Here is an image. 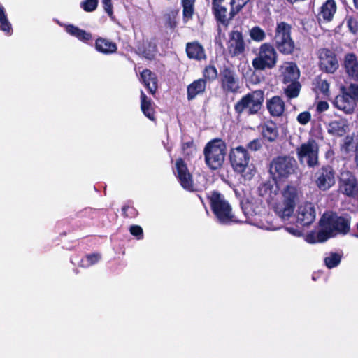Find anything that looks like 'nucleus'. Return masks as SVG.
Masks as SVG:
<instances>
[{
	"mask_svg": "<svg viewBox=\"0 0 358 358\" xmlns=\"http://www.w3.org/2000/svg\"><path fill=\"white\" fill-rule=\"evenodd\" d=\"M245 0H212V13L218 25L227 28L235 16L246 5Z\"/></svg>",
	"mask_w": 358,
	"mask_h": 358,
	"instance_id": "obj_1",
	"label": "nucleus"
},
{
	"mask_svg": "<svg viewBox=\"0 0 358 358\" xmlns=\"http://www.w3.org/2000/svg\"><path fill=\"white\" fill-rule=\"evenodd\" d=\"M227 143L220 138L208 141L203 149L206 164L211 170H217L222 167L227 155Z\"/></svg>",
	"mask_w": 358,
	"mask_h": 358,
	"instance_id": "obj_2",
	"label": "nucleus"
},
{
	"mask_svg": "<svg viewBox=\"0 0 358 358\" xmlns=\"http://www.w3.org/2000/svg\"><path fill=\"white\" fill-rule=\"evenodd\" d=\"M264 101V91L253 90L243 95L234 104V111L238 116L243 114H246L248 116L257 115L261 110Z\"/></svg>",
	"mask_w": 358,
	"mask_h": 358,
	"instance_id": "obj_3",
	"label": "nucleus"
},
{
	"mask_svg": "<svg viewBox=\"0 0 358 358\" xmlns=\"http://www.w3.org/2000/svg\"><path fill=\"white\" fill-rule=\"evenodd\" d=\"M212 212L217 221L222 224L237 222L238 220L232 214V208L224 196L217 191H213L208 196Z\"/></svg>",
	"mask_w": 358,
	"mask_h": 358,
	"instance_id": "obj_4",
	"label": "nucleus"
},
{
	"mask_svg": "<svg viewBox=\"0 0 358 358\" xmlns=\"http://www.w3.org/2000/svg\"><path fill=\"white\" fill-rule=\"evenodd\" d=\"M333 103L345 114H352L358 103V83L342 85L340 93L335 97Z\"/></svg>",
	"mask_w": 358,
	"mask_h": 358,
	"instance_id": "obj_5",
	"label": "nucleus"
},
{
	"mask_svg": "<svg viewBox=\"0 0 358 358\" xmlns=\"http://www.w3.org/2000/svg\"><path fill=\"white\" fill-rule=\"evenodd\" d=\"M298 189L288 185L282 191V199L274 206L276 214L283 220H288L294 213L298 201Z\"/></svg>",
	"mask_w": 358,
	"mask_h": 358,
	"instance_id": "obj_6",
	"label": "nucleus"
},
{
	"mask_svg": "<svg viewBox=\"0 0 358 358\" xmlns=\"http://www.w3.org/2000/svg\"><path fill=\"white\" fill-rule=\"evenodd\" d=\"M292 26L287 22L277 23L275 31V46L284 55H292L295 49V43L291 36Z\"/></svg>",
	"mask_w": 358,
	"mask_h": 358,
	"instance_id": "obj_7",
	"label": "nucleus"
},
{
	"mask_svg": "<svg viewBox=\"0 0 358 358\" xmlns=\"http://www.w3.org/2000/svg\"><path fill=\"white\" fill-rule=\"evenodd\" d=\"M278 62V54L275 47L270 43H264L259 48L257 56L252 59V65L257 71L272 69Z\"/></svg>",
	"mask_w": 358,
	"mask_h": 358,
	"instance_id": "obj_8",
	"label": "nucleus"
},
{
	"mask_svg": "<svg viewBox=\"0 0 358 358\" xmlns=\"http://www.w3.org/2000/svg\"><path fill=\"white\" fill-rule=\"evenodd\" d=\"M322 228L327 229L329 231L341 234H346L350 229V219L348 216H338L331 211L323 214L320 220Z\"/></svg>",
	"mask_w": 358,
	"mask_h": 358,
	"instance_id": "obj_9",
	"label": "nucleus"
},
{
	"mask_svg": "<svg viewBox=\"0 0 358 358\" xmlns=\"http://www.w3.org/2000/svg\"><path fill=\"white\" fill-rule=\"evenodd\" d=\"M296 167L297 162L294 157L278 156L271 161L269 171L275 179L282 180L294 173Z\"/></svg>",
	"mask_w": 358,
	"mask_h": 358,
	"instance_id": "obj_10",
	"label": "nucleus"
},
{
	"mask_svg": "<svg viewBox=\"0 0 358 358\" xmlns=\"http://www.w3.org/2000/svg\"><path fill=\"white\" fill-rule=\"evenodd\" d=\"M219 83L225 95L238 94L241 88L238 76L230 65L224 64L220 69Z\"/></svg>",
	"mask_w": 358,
	"mask_h": 358,
	"instance_id": "obj_11",
	"label": "nucleus"
},
{
	"mask_svg": "<svg viewBox=\"0 0 358 358\" xmlns=\"http://www.w3.org/2000/svg\"><path fill=\"white\" fill-rule=\"evenodd\" d=\"M229 157L234 171L242 173L248 166L250 156L246 148L239 145L230 150Z\"/></svg>",
	"mask_w": 358,
	"mask_h": 358,
	"instance_id": "obj_12",
	"label": "nucleus"
},
{
	"mask_svg": "<svg viewBox=\"0 0 358 358\" xmlns=\"http://www.w3.org/2000/svg\"><path fill=\"white\" fill-rule=\"evenodd\" d=\"M339 191L348 197L355 199L358 197V182L352 173L348 170L340 173Z\"/></svg>",
	"mask_w": 358,
	"mask_h": 358,
	"instance_id": "obj_13",
	"label": "nucleus"
},
{
	"mask_svg": "<svg viewBox=\"0 0 358 358\" xmlns=\"http://www.w3.org/2000/svg\"><path fill=\"white\" fill-rule=\"evenodd\" d=\"M227 48L231 57L239 56L245 52L247 45L242 31L233 29L229 33Z\"/></svg>",
	"mask_w": 358,
	"mask_h": 358,
	"instance_id": "obj_14",
	"label": "nucleus"
},
{
	"mask_svg": "<svg viewBox=\"0 0 358 358\" xmlns=\"http://www.w3.org/2000/svg\"><path fill=\"white\" fill-rule=\"evenodd\" d=\"M176 176L181 187L189 192H194V182L192 175L190 173L186 163L182 158L176 161Z\"/></svg>",
	"mask_w": 358,
	"mask_h": 358,
	"instance_id": "obj_15",
	"label": "nucleus"
},
{
	"mask_svg": "<svg viewBox=\"0 0 358 358\" xmlns=\"http://www.w3.org/2000/svg\"><path fill=\"white\" fill-rule=\"evenodd\" d=\"M318 55V66L320 69L329 73H333L338 68V62L336 54L329 49H320Z\"/></svg>",
	"mask_w": 358,
	"mask_h": 358,
	"instance_id": "obj_16",
	"label": "nucleus"
},
{
	"mask_svg": "<svg viewBox=\"0 0 358 358\" xmlns=\"http://www.w3.org/2000/svg\"><path fill=\"white\" fill-rule=\"evenodd\" d=\"M317 175L315 182L320 190L326 191L334 185V172L331 167H323L317 171Z\"/></svg>",
	"mask_w": 358,
	"mask_h": 358,
	"instance_id": "obj_17",
	"label": "nucleus"
},
{
	"mask_svg": "<svg viewBox=\"0 0 358 358\" xmlns=\"http://www.w3.org/2000/svg\"><path fill=\"white\" fill-rule=\"evenodd\" d=\"M280 78L283 84H288L291 82L299 81L300 71L293 62H285L280 68Z\"/></svg>",
	"mask_w": 358,
	"mask_h": 358,
	"instance_id": "obj_18",
	"label": "nucleus"
},
{
	"mask_svg": "<svg viewBox=\"0 0 358 358\" xmlns=\"http://www.w3.org/2000/svg\"><path fill=\"white\" fill-rule=\"evenodd\" d=\"M296 222L302 227L309 226L313 222V203L306 202L299 206Z\"/></svg>",
	"mask_w": 358,
	"mask_h": 358,
	"instance_id": "obj_19",
	"label": "nucleus"
},
{
	"mask_svg": "<svg viewBox=\"0 0 358 358\" xmlns=\"http://www.w3.org/2000/svg\"><path fill=\"white\" fill-rule=\"evenodd\" d=\"M296 153L301 164L306 161L309 167H313V139L309 138L307 143L298 147Z\"/></svg>",
	"mask_w": 358,
	"mask_h": 358,
	"instance_id": "obj_20",
	"label": "nucleus"
},
{
	"mask_svg": "<svg viewBox=\"0 0 358 358\" xmlns=\"http://www.w3.org/2000/svg\"><path fill=\"white\" fill-rule=\"evenodd\" d=\"M336 11V4L334 0H327L322 4L317 15L319 24L329 22L332 20Z\"/></svg>",
	"mask_w": 358,
	"mask_h": 358,
	"instance_id": "obj_21",
	"label": "nucleus"
},
{
	"mask_svg": "<svg viewBox=\"0 0 358 358\" xmlns=\"http://www.w3.org/2000/svg\"><path fill=\"white\" fill-rule=\"evenodd\" d=\"M141 81L148 92L155 95L158 89V79L155 73L148 69L143 70L141 73Z\"/></svg>",
	"mask_w": 358,
	"mask_h": 358,
	"instance_id": "obj_22",
	"label": "nucleus"
},
{
	"mask_svg": "<svg viewBox=\"0 0 358 358\" xmlns=\"http://www.w3.org/2000/svg\"><path fill=\"white\" fill-rule=\"evenodd\" d=\"M185 51L190 59L201 61L206 59V54L203 46L197 41L186 43Z\"/></svg>",
	"mask_w": 358,
	"mask_h": 358,
	"instance_id": "obj_23",
	"label": "nucleus"
},
{
	"mask_svg": "<svg viewBox=\"0 0 358 358\" xmlns=\"http://www.w3.org/2000/svg\"><path fill=\"white\" fill-rule=\"evenodd\" d=\"M207 82L206 79L199 78L187 85V98L188 101L194 99L197 96L206 92Z\"/></svg>",
	"mask_w": 358,
	"mask_h": 358,
	"instance_id": "obj_24",
	"label": "nucleus"
},
{
	"mask_svg": "<svg viewBox=\"0 0 358 358\" xmlns=\"http://www.w3.org/2000/svg\"><path fill=\"white\" fill-rule=\"evenodd\" d=\"M266 108L273 117H280L285 109V101L279 96H274L266 101Z\"/></svg>",
	"mask_w": 358,
	"mask_h": 358,
	"instance_id": "obj_25",
	"label": "nucleus"
},
{
	"mask_svg": "<svg viewBox=\"0 0 358 358\" xmlns=\"http://www.w3.org/2000/svg\"><path fill=\"white\" fill-rule=\"evenodd\" d=\"M344 67L348 76L358 81V60L354 53H348L344 57Z\"/></svg>",
	"mask_w": 358,
	"mask_h": 358,
	"instance_id": "obj_26",
	"label": "nucleus"
},
{
	"mask_svg": "<svg viewBox=\"0 0 358 358\" xmlns=\"http://www.w3.org/2000/svg\"><path fill=\"white\" fill-rule=\"evenodd\" d=\"M94 46L97 52L103 55H111L117 50V45L115 42L103 37L96 39Z\"/></svg>",
	"mask_w": 358,
	"mask_h": 358,
	"instance_id": "obj_27",
	"label": "nucleus"
},
{
	"mask_svg": "<svg viewBox=\"0 0 358 358\" xmlns=\"http://www.w3.org/2000/svg\"><path fill=\"white\" fill-rule=\"evenodd\" d=\"M141 110L150 120L156 121L155 110L152 106V101L147 97L143 90L141 91Z\"/></svg>",
	"mask_w": 358,
	"mask_h": 358,
	"instance_id": "obj_28",
	"label": "nucleus"
},
{
	"mask_svg": "<svg viewBox=\"0 0 358 358\" xmlns=\"http://www.w3.org/2000/svg\"><path fill=\"white\" fill-rule=\"evenodd\" d=\"M65 30L71 36L76 37L82 42L88 43L92 39V35L90 32L81 29L73 24L66 25L65 27Z\"/></svg>",
	"mask_w": 358,
	"mask_h": 358,
	"instance_id": "obj_29",
	"label": "nucleus"
},
{
	"mask_svg": "<svg viewBox=\"0 0 358 358\" xmlns=\"http://www.w3.org/2000/svg\"><path fill=\"white\" fill-rule=\"evenodd\" d=\"M196 0H181V6L182 7V20L184 22H187L192 20L195 12Z\"/></svg>",
	"mask_w": 358,
	"mask_h": 358,
	"instance_id": "obj_30",
	"label": "nucleus"
},
{
	"mask_svg": "<svg viewBox=\"0 0 358 358\" xmlns=\"http://www.w3.org/2000/svg\"><path fill=\"white\" fill-rule=\"evenodd\" d=\"M0 30L8 35L13 33L12 24L8 19L5 8L1 4H0Z\"/></svg>",
	"mask_w": 358,
	"mask_h": 358,
	"instance_id": "obj_31",
	"label": "nucleus"
},
{
	"mask_svg": "<svg viewBox=\"0 0 358 358\" xmlns=\"http://www.w3.org/2000/svg\"><path fill=\"white\" fill-rule=\"evenodd\" d=\"M348 127L345 120H336L329 124V131L336 135L343 136L346 133Z\"/></svg>",
	"mask_w": 358,
	"mask_h": 358,
	"instance_id": "obj_32",
	"label": "nucleus"
},
{
	"mask_svg": "<svg viewBox=\"0 0 358 358\" xmlns=\"http://www.w3.org/2000/svg\"><path fill=\"white\" fill-rule=\"evenodd\" d=\"M262 135L264 138H266L269 142L275 141L278 136V131L273 122L271 125L266 124L263 127Z\"/></svg>",
	"mask_w": 358,
	"mask_h": 358,
	"instance_id": "obj_33",
	"label": "nucleus"
},
{
	"mask_svg": "<svg viewBox=\"0 0 358 358\" xmlns=\"http://www.w3.org/2000/svg\"><path fill=\"white\" fill-rule=\"evenodd\" d=\"M287 86L284 89L287 97L289 99L296 98L301 88V83L299 81L291 82L287 84Z\"/></svg>",
	"mask_w": 358,
	"mask_h": 358,
	"instance_id": "obj_34",
	"label": "nucleus"
},
{
	"mask_svg": "<svg viewBox=\"0 0 358 358\" xmlns=\"http://www.w3.org/2000/svg\"><path fill=\"white\" fill-rule=\"evenodd\" d=\"M178 10L172 9L164 15V25L166 27H169L172 30L176 29L177 27L176 18L178 17Z\"/></svg>",
	"mask_w": 358,
	"mask_h": 358,
	"instance_id": "obj_35",
	"label": "nucleus"
},
{
	"mask_svg": "<svg viewBox=\"0 0 358 358\" xmlns=\"http://www.w3.org/2000/svg\"><path fill=\"white\" fill-rule=\"evenodd\" d=\"M342 255L336 252H330L324 258V263L327 268L336 267L341 262Z\"/></svg>",
	"mask_w": 358,
	"mask_h": 358,
	"instance_id": "obj_36",
	"label": "nucleus"
},
{
	"mask_svg": "<svg viewBox=\"0 0 358 358\" xmlns=\"http://www.w3.org/2000/svg\"><path fill=\"white\" fill-rule=\"evenodd\" d=\"M251 39L255 42H261L266 39V35L264 29L259 26L252 27L249 31Z\"/></svg>",
	"mask_w": 358,
	"mask_h": 358,
	"instance_id": "obj_37",
	"label": "nucleus"
},
{
	"mask_svg": "<svg viewBox=\"0 0 358 358\" xmlns=\"http://www.w3.org/2000/svg\"><path fill=\"white\" fill-rule=\"evenodd\" d=\"M101 258V254L98 252L87 254L81 260V264L83 267L92 266L99 262Z\"/></svg>",
	"mask_w": 358,
	"mask_h": 358,
	"instance_id": "obj_38",
	"label": "nucleus"
},
{
	"mask_svg": "<svg viewBox=\"0 0 358 358\" xmlns=\"http://www.w3.org/2000/svg\"><path fill=\"white\" fill-rule=\"evenodd\" d=\"M203 76L202 79H206V82L207 80L213 81L219 76V74L216 67L213 64H209L204 68Z\"/></svg>",
	"mask_w": 358,
	"mask_h": 358,
	"instance_id": "obj_39",
	"label": "nucleus"
},
{
	"mask_svg": "<svg viewBox=\"0 0 358 358\" xmlns=\"http://www.w3.org/2000/svg\"><path fill=\"white\" fill-rule=\"evenodd\" d=\"M99 0H85L80 3V8L85 12L94 11L98 6Z\"/></svg>",
	"mask_w": 358,
	"mask_h": 358,
	"instance_id": "obj_40",
	"label": "nucleus"
},
{
	"mask_svg": "<svg viewBox=\"0 0 358 358\" xmlns=\"http://www.w3.org/2000/svg\"><path fill=\"white\" fill-rule=\"evenodd\" d=\"M122 216L125 218L133 219L138 216V210L130 205H124L122 208Z\"/></svg>",
	"mask_w": 358,
	"mask_h": 358,
	"instance_id": "obj_41",
	"label": "nucleus"
},
{
	"mask_svg": "<svg viewBox=\"0 0 358 358\" xmlns=\"http://www.w3.org/2000/svg\"><path fill=\"white\" fill-rule=\"evenodd\" d=\"M196 147L194 146L192 140L185 142L182 144V153L185 157H190L196 152Z\"/></svg>",
	"mask_w": 358,
	"mask_h": 358,
	"instance_id": "obj_42",
	"label": "nucleus"
},
{
	"mask_svg": "<svg viewBox=\"0 0 358 358\" xmlns=\"http://www.w3.org/2000/svg\"><path fill=\"white\" fill-rule=\"evenodd\" d=\"M130 234L135 236L138 240H142L144 237L143 231L141 226L133 224L129 227Z\"/></svg>",
	"mask_w": 358,
	"mask_h": 358,
	"instance_id": "obj_43",
	"label": "nucleus"
},
{
	"mask_svg": "<svg viewBox=\"0 0 358 358\" xmlns=\"http://www.w3.org/2000/svg\"><path fill=\"white\" fill-rule=\"evenodd\" d=\"M322 230L319 231L317 235V239L319 242H324L329 238L334 236L332 232L329 231L327 229L322 228Z\"/></svg>",
	"mask_w": 358,
	"mask_h": 358,
	"instance_id": "obj_44",
	"label": "nucleus"
},
{
	"mask_svg": "<svg viewBox=\"0 0 358 358\" xmlns=\"http://www.w3.org/2000/svg\"><path fill=\"white\" fill-rule=\"evenodd\" d=\"M311 120V114L309 111H304L299 113L297 116V121L301 124H306Z\"/></svg>",
	"mask_w": 358,
	"mask_h": 358,
	"instance_id": "obj_45",
	"label": "nucleus"
},
{
	"mask_svg": "<svg viewBox=\"0 0 358 358\" xmlns=\"http://www.w3.org/2000/svg\"><path fill=\"white\" fill-rule=\"evenodd\" d=\"M347 24L350 31L356 34L358 31V22L355 18L350 17L347 19Z\"/></svg>",
	"mask_w": 358,
	"mask_h": 358,
	"instance_id": "obj_46",
	"label": "nucleus"
},
{
	"mask_svg": "<svg viewBox=\"0 0 358 358\" xmlns=\"http://www.w3.org/2000/svg\"><path fill=\"white\" fill-rule=\"evenodd\" d=\"M262 148V144L259 139H254L247 144V150L257 151Z\"/></svg>",
	"mask_w": 358,
	"mask_h": 358,
	"instance_id": "obj_47",
	"label": "nucleus"
},
{
	"mask_svg": "<svg viewBox=\"0 0 358 358\" xmlns=\"http://www.w3.org/2000/svg\"><path fill=\"white\" fill-rule=\"evenodd\" d=\"M102 3L104 10L110 17H111L113 14L112 1L102 0Z\"/></svg>",
	"mask_w": 358,
	"mask_h": 358,
	"instance_id": "obj_48",
	"label": "nucleus"
},
{
	"mask_svg": "<svg viewBox=\"0 0 358 358\" xmlns=\"http://www.w3.org/2000/svg\"><path fill=\"white\" fill-rule=\"evenodd\" d=\"M317 87L325 95L328 94L329 84L327 80H320L317 82Z\"/></svg>",
	"mask_w": 358,
	"mask_h": 358,
	"instance_id": "obj_49",
	"label": "nucleus"
},
{
	"mask_svg": "<svg viewBox=\"0 0 358 358\" xmlns=\"http://www.w3.org/2000/svg\"><path fill=\"white\" fill-rule=\"evenodd\" d=\"M259 194L261 196H264L271 191V185L268 183H264L259 187Z\"/></svg>",
	"mask_w": 358,
	"mask_h": 358,
	"instance_id": "obj_50",
	"label": "nucleus"
},
{
	"mask_svg": "<svg viewBox=\"0 0 358 358\" xmlns=\"http://www.w3.org/2000/svg\"><path fill=\"white\" fill-rule=\"evenodd\" d=\"M329 108V104L327 101H320L317 105V110L320 113L326 111Z\"/></svg>",
	"mask_w": 358,
	"mask_h": 358,
	"instance_id": "obj_51",
	"label": "nucleus"
},
{
	"mask_svg": "<svg viewBox=\"0 0 358 358\" xmlns=\"http://www.w3.org/2000/svg\"><path fill=\"white\" fill-rule=\"evenodd\" d=\"M306 241L310 244L313 243V231H309L306 236Z\"/></svg>",
	"mask_w": 358,
	"mask_h": 358,
	"instance_id": "obj_52",
	"label": "nucleus"
},
{
	"mask_svg": "<svg viewBox=\"0 0 358 358\" xmlns=\"http://www.w3.org/2000/svg\"><path fill=\"white\" fill-rule=\"evenodd\" d=\"M355 162L357 167H358V143L356 144L355 148Z\"/></svg>",
	"mask_w": 358,
	"mask_h": 358,
	"instance_id": "obj_53",
	"label": "nucleus"
},
{
	"mask_svg": "<svg viewBox=\"0 0 358 358\" xmlns=\"http://www.w3.org/2000/svg\"><path fill=\"white\" fill-rule=\"evenodd\" d=\"M143 56L148 59H152L154 58V54L150 52H147L145 50L143 52Z\"/></svg>",
	"mask_w": 358,
	"mask_h": 358,
	"instance_id": "obj_54",
	"label": "nucleus"
},
{
	"mask_svg": "<svg viewBox=\"0 0 358 358\" xmlns=\"http://www.w3.org/2000/svg\"><path fill=\"white\" fill-rule=\"evenodd\" d=\"M355 6L358 8V0H353Z\"/></svg>",
	"mask_w": 358,
	"mask_h": 358,
	"instance_id": "obj_55",
	"label": "nucleus"
}]
</instances>
